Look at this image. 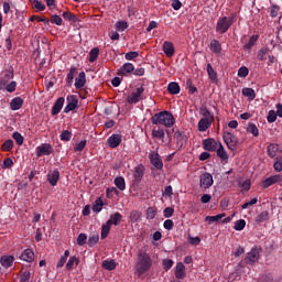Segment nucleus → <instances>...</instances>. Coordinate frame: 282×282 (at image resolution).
Returning a JSON list of instances; mask_svg holds the SVG:
<instances>
[{"mask_svg":"<svg viewBox=\"0 0 282 282\" xmlns=\"http://www.w3.org/2000/svg\"><path fill=\"white\" fill-rule=\"evenodd\" d=\"M246 261L250 264L257 263L259 261V249L252 248L249 253H247Z\"/></svg>","mask_w":282,"mask_h":282,"instance_id":"18","label":"nucleus"},{"mask_svg":"<svg viewBox=\"0 0 282 282\" xmlns=\"http://www.w3.org/2000/svg\"><path fill=\"white\" fill-rule=\"evenodd\" d=\"M223 139L230 151H235V149H237V137H235V134L230 132H224Z\"/></svg>","mask_w":282,"mask_h":282,"instance_id":"7","label":"nucleus"},{"mask_svg":"<svg viewBox=\"0 0 282 282\" xmlns=\"http://www.w3.org/2000/svg\"><path fill=\"white\" fill-rule=\"evenodd\" d=\"M115 186L119 188V191H124L127 188V183L124 182V177L118 176L115 178Z\"/></svg>","mask_w":282,"mask_h":282,"instance_id":"39","label":"nucleus"},{"mask_svg":"<svg viewBox=\"0 0 282 282\" xmlns=\"http://www.w3.org/2000/svg\"><path fill=\"white\" fill-rule=\"evenodd\" d=\"M46 177L51 186H56V184H58V181L61 180V172H58V169L51 170L48 171Z\"/></svg>","mask_w":282,"mask_h":282,"instance_id":"9","label":"nucleus"},{"mask_svg":"<svg viewBox=\"0 0 282 282\" xmlns=\"http://www.w3.org/2000/svg\"><path fill=\"white\" fill-rule=\"evenodd\" d=\"M216 153L223 162H228V152H226V149H224V145L221 143H218Z\"/></svg>","mask_w":282,"mask_h":282,"instance_id":"24","label":"nucleus"},{"mask_svg":"<svg viewBox=\"0 0 282 282\" xmlns=\"http://www.w3.org/2000/svg\"><path fill=\"white\" fill-rule=\"evenodd\" d=\"M149 160L152 166H154V169H156L158 171H162V169H164V163L162 162V158L158 152L155 151L150 152Z\"/></svg>","mask_w":282,"mask_h":282,"instance_id":"6","label":"nucleus"},{"mask_svg":"<svg viewBox=\"0 0 282 282\" xmlns=\"http://www.w3.org/2000/svg\"><path fill=\"white\" fill-rule=\"evenodd\" d=\"M0 264L6 270H8V268H12V265H14V256H8V254L1 256Z\"/></svg>","mask_w":282,"mask_h":282,"instance_id":"13","label":"nucleus"},{"mask_svg":"<svg viewBox=\"0 0 282 282\" xmlns=\"http://www.w3.org/2000/svg\"><path fill=\"white\" fill-rule=\"evenodd\" d=\"M107 221L110 223V226H118V224H120V221H122V214L117 212V213L110 215V218Z\"/></svg>","mask_w":282,"mask_h":282,"instance_id":"30","label":"nucleus"},{"mask_svg":"<svg viewBox=\"0 0 282 282\" xmlns=\"http://www.w3.org/2000/svg\"><path fill=\"white\" fill-rule=\"evenodd\" d=\"M269 214L268 212H262L256 217V223L263 224V221H268Z\"/></svg>","mask_w":282,"mask_h":282,"instance_id":"48","label":"nucleus"},{"mask_svg":"<svg viewBox=\"0 0 282 282\" xmlns=\"http://www.w3.org/2000/svg\"><path fill=\"white\" fill-rule=\"evenodd\" d=\"M144 95V87L139 86L137 89L132 90L130 95L127 97L128 105H138L140 100H142V96Z\"/></svg>","mask_w":282,"mask_h":282,"instance_id":"4","label":"nucleus"},{"mask_svg":"<svg viewBox=\"0 0 282 282\" xmlns=\"http://www.w3.org/2000/svg\"><path fill=\"white\" fill-rule=\"evenodd\" d=\"M163 52L167 58H172L175 55V46H173V42L165 41L163 43Z\"/></svg>","mask_w":282,"mask_h":282,"instance_id":"14","label":"nucleus"},{"mask_svg":"<svg viewBox=\"0 0 282 282\" xmlns=\"http://www.w3.org/2000/svg\"><path fill=\"white\" fill-rule=\"evenodd\" d=\"M23 107V99L21 97H15L10 102V108L12 111H19Z\"/></svg>","mask_w":282,"mask_h":282,"instance_id":"23","label":"nucleus"},{"mask_svg":"<svg viewBox=\"0 0 282 282\" xmlns=\"http://www.w3.org/2000/svg\"><path fill=\"white\" fill-rule=\"evenodd\" d=\"M153 267V260L151 259V254L147 252V250L141 249L137 256L135 271L138 276H142V274H147L149 270Z\"/></svg>","mask_w":282,"mask_h":282,"instance_id":"1","label":"nucleus"},{"mask_svg":"<svg viewBox=\"0 0 282 282\" xmlns=\"http://www.w3.org/2000/svg\"><path fill=\"white\" fill-rule=\"evenodd\" d=\"M13 140H15L17 144L21 147L23 144V135L20 132H13L12 134Z\"/></svg>","mask_w":282,"mask_h":282,"instance_id":"54","label":"nucleus"},{"mask_svg":"<svg viewBox=\"0 0 282 282\" xmlns=\"http://www.w3.org/2000/svg\"><path fill=\"white\" fill-rule=\"evenodd\" d=\"M138 56H139V53L135 51H132V52L126 53L124 58L126 61H133V58H138Z\"/></svg>","mask_w":282,"mask_h":282,"instance_id":"61","label":"nucleus"},{"mask_svg":"<svg viewBox=\"0 0 282 282\" xmlns=\"http://www.w3.org/2000/svg\"><path fill=\"white\" fill-rule=\"evenodd\" d=\"M133 177L135 182H142V177H144V165H138L134 169Z\"/></svg>","mask_w":282,"mask_h":282,"instance_id":"28","label":"nucleus"},{"mask_svg":"<svg viewBox=\"0 0 282 282\" xmlns=\"http://www.w3.org/2000/svg\"><path fill=\"white\" fill-rule=\"evenodd\" d=\"M247 132L251 133L254 138H259V128L254 123L248 124Z\"/></svg>","mask_w":282,"mask_h":282,"instance_id":"45","label":"nucleus"},{"mask_svg":"<svg viewBox=\"0 0 282 282\" xmlns=\"http://www.w3.org/2000/svg\"><path fill=\"white\" fill-rule=\"evenodd\" d=\"M64 105H65V98L63 97L57 98V100L54 102L52 107V116H58Z\"/></svg>","mask_w":282,"mask_h":282,"instance_id":"15","label":"nucleus"},{"mask_svg":"<svg viewBox=\"0 0 282 282\" xmlns=\"http://www.w3.org/2000/svg\"><path fill=\"white\" fill-rule=\"evenodd\" d=\"M212 124H213V121H208V119H200L198 121V131L200 133H204L205 131H208V129H210Z\"/></svg>","mask_w":282,"mask_h":282,"instance_id":"25","label":"nucleus"},{"mask_svg":"<svg viewBox=\"0 0 282 282\" xmlns=\"http://www.w3.org/2000/svg\"><path fill=\"white\" fill-rule=\"evenodd\" d=\"M87 147V140H82L80 142L76 143L74 147L75 153H80Z\"/></svg>","mask_w":282,"mask_h":282,"instance_id":"46","label":"nucleus"},{"mask_svg":"<svg viewBox=\"0 0 282 282\" xmlns=\"http://www.w3.org/2000/svg\"><path fill=\"white\" fill-rule=\"evenodd\" d=\"M279 182H282V175L281 174H275L272 175L268 178H265L262 183L263 188H270V186L274 184H279Z\"/></svg>","mask_w":282,"mask_h":282,"instance_id":"11","label":"nucleus"},{"mask_svg":"<svg viewBox=\"0 0 282 282\" xmlns=\"http://www.w3.org/2000/svg\"><path fill=\"white\" fill-rule=\"evenodd\" d=\"M257 41H259V35H252L247 44H245L243 50H252L254 45H257Z\"/></svg>","mask_w":282,"mask_h":282,"instance_id":"40","label":"nucleus"},{"mask_svg":"<svg viewBox=\"0 0 282 282\" xmlns=\"http://www.w3.org/2000/svg\"><path fill=\"white\" fill-rule=\"evenodd\" d=\"M109 232H111V223L106 221V224L101 226V239H107Z\"/></svg>","mask_w":282,"mask_h":282,"instance_id":"34","label":"nucleus"},{"mask_svg":"<svg viewBox=\"0 0 282 282\" xmlns=\"http://www.w3.org/2000/svg\"><path fill=\"white\" fill-rule=\"evenodd\" d=\"M100 55V48L98 47H94L93 50H90L89 52V63H96V59L98 58V56Z\"/></svg>","mask_w":282,"mask_h":282,"instance_id":"37","label":"nucleus"},{"mask_svg":"<svg viewBox=\"0 0 282 282\" xmlns=\"http://www.w3.org/2000/svg\"><path fill=\"white\" fill-rule=\"evenodd\" d=\"M243 228H246V221L243 219H239L235 223L234 229L241 231L243 230Z\"/></svg>","mask_w":282,"mask_h":282,"instance_id":"57","label":"nucleus"},{"mask_svg":"<svg viewBox=\"0 0 282 282\" xmlns=\"http://www.w3.org/2000/svg\"><path fill=\"white\" fill-rule=\"evenodd\" d=\"M248 74H250V70H249L248 67H246V66H241V67L238 69V76H239V78H246V76H248Z\"/></svg>","mask_w":282,"mask_h":282,"instance_id":"58","label":"nucleus"},{"mask_svg":"<svg viewBox=\"0 0 282 282\" xmlns=\"http://www.w3.org/2000/svg\"><path fill=\"white\" fill-rule=\"evenodd\" d=\"M200 116H203L202 120H208L210 122H215V115L208 110L205 106L200 107L199 110Z\"/></svg>","mask_w":282,"mask_h":282,"instance_id":"19","label":"nucleus"},{"mask_svg":"<svg viewBox=\"0 0 282 282\" xmlns=\"http://www.w3.org/2000/svg\"><path fill=\"white\" fill-rule=\"evenodd\" d=\"M242 96L249 98V100H254L257 98V93H254V89L252 88H243Z\"/></svg>","mask_w":282,"mask_h":282,"instance_id":"35","label":"nucleus"},{"mask_svg":"<svg viewBox=\"0 0 282 282\" xmlns=\"http://www.w3.org/2000/svg\"><path fill=\"white\" fill-rule=\"evenodd\" d=\"M214 181H213V175H210V173H204L200 178H199V185L200 188H210V186H213Z\"/></svg>","mask_w":282,"mask_h":282,"instance_id":"10","label":"nucleus"},{"mask_svg":"<svg viewBox=\"0 0 282 282\" xmlns=\"http://www.w3.org/2000/svg\"><path fill=\"white\" fill-rule=\"evenodd\" d=\"M238 186L239 188H242V191H250V186H251V183H250V180H245V181H239L238 182Z\"/></svg>","mask_w":282,"mask_h":282,"instance_id":"50","label":"nucleus"},{"mask_svg":"<svg viewBox=\"0 0 282 282\" xmlns=\"http://www.w3.org/2000/svg\"><path fill=\"white\" fill-rule=\"evenodd\" d=\"M273 169H274V171H276V173H281V171H282V156L275 159V162L273 164Z\"/></svg>","mask_w":282,"mask_h":282,"instance_id":"56","label":"nucleus"},{"mask_svg":"<svg viewBox=\"0 0 282 282\" xmlns=\"http://www.w3.org/2000/svg\"><path fill=\"white\" fill-rule=\"evenodd\" d=\"M268 122H276V111L270 110L267 117Z\"/></svg>","mask_w":282,"mask_h":282,"instance_id":"60","label":"nucleus"},{"mask_svg":"<svg viewBox=\"0 0 282 282\" xmlns=\"http://www.w3.org/2000/svg\"><path fill=\"white\" fill-rule=\"evenodd\" d=\"M203 147L205 151L213 152L219 147V144L217 143V141H215V139H205L203 141Z\"/></svg>","mask_w":282,"mask_h":282,"instance_id":"17","label":"nucleus"},{"mask_svg":"<svg viewBox=\"0 0 282 282\" xmlns=\"http://www.w3.org/2000/svg\"><path fill=\"white\" fill-rule=\"evenodd\" d=\"M129 219H130L131 224H138V221H140V219H142V212H140L138 209L131 210L130 215H129Z\"/></svg>","mask_w":282,"mask_h":282,"instance_id":"29","label":"nucleus"},{"mask_svg":"<svg viewBox=\"0 0 282 282\" xmlns=\"http://www.w3.org/2000/svg\"><path fill=\"white\" fill-rule=\"evenodd\" d=\"M78 263H80V260L76 256L69 257L68 261L66 262V270H74L75 268H78Z\"/></svg>","mask_w":282,"mask_h":282,"instance_id":"22","label":"nucleus"},{"mask_svg":"<svg viewBox=\"0 0 282 282\" xmlns=\"http://www.w3.org/2000/svg\"><path fill=\"white\" fill-rule=\"evenodd\" d=\"M164 129L158 128L152 130V137L155 138L156 140H161V142H164Z\"/></svg>","mask_w":282,"mask_h":282,"instance_id":"33","label":"nucleus"},{"mask_svg":"<svg viewBox=\"0 0 282 282\" xmlns=\"http://www.w3.org/2000/svg\"><path fill=\"white\" fill-rule=\"evenodd\" d=\"M59 140H62V142H69V140H72V132L68 130H63L59 135Z\"/></svg>","mask_w":282,"mask_h":282,"instance_id":"49","label":"nucleus"},{"mask_svg":"<svg viewBox=\"0 0 282 282\" xmlns=\"http://www.w3.org/2000/svg\"><path fill=\"white\" fill-rule=\"evenodd\" d=\"M85 243H87V235L79 234L77 237V246H85Z\"/></svg>","mask_w":282,"mask_h":282,"instance_id":"59","label":"nucleus"},{"mask_svg":"<svg viewBox=\"0 0 282 282\" xmlns=\"http://www.w3.org/2000/svg\"><path fill=\"white\" fill-rule=\"evenodd\" d=\"M207 74L212 83H217V72H215V68L210 64H207Z\"/></svg>","mask_w":282,"mask_h":282,"instance_id":"38","label":"nucleus"},{"mask_svg":"<svg viewBox=\"0 0 282 282\" xmlns=\"http://www.w3.org/2000/svg\"><path fill=\"white\" fill-rule=\"evenodd\" d=\"M173 260L171 259H165L163 260V268L164 270H171V268H173Z\"/></svg>","mask_w":282,"mask_h":282,"instance_id":"64","label":"nucleus"},{"mask_svg":"<svg viewBox=\"0 0 282 282\" xmlns=\"http://www.w3.org/2000/svg\"><path fill=\"white\" fill-rule=\"evenodd\" d=\"M6 89L9 94H12L13 91H15L17 90V82H11L10 84H8Z\"/></svg>","mask_w":282,"mask_h":282,"instance_id":"63","label":"nucleus"},{"mask_svg":"<svg viewBox=\"0 0 282 282\" xmlns=\"http://www.w3.org/2000/svg\"><path fill=\"white\" fill-rule=\"evenodd\" d=\"M102 206H105L102 198H97L93 205V213H100L102 210Z\"/></svg>","mask_w":282,"mask_h":282,"instance_id":"43","label":"nucleus"},{"mask_svg":"<svg viewBox=\"0 0 282 282\" xmlns=\"http://www.w3.org/2000/svg\"><path fill=\"white\" fill-rule=\"evenodd\" d=\"M13 148H14V141H12L11 139L4 141L2 144V151H12Z\"/></svg>","mask_w":282,"mask_h":282,"instance_id":"53","label":"nucleus"},{"mask_svg":"<svg viewBox=\"0 0 282 282\" xmlns=\"http://www.w3.org/2000/svg\"><path fill=\"white\" fill-rule=\"evenodd\" d=\"M145 215L147 219H155V215H158V209L155 207H149Z\"/></svg>","mask_w":282,"mask_h":282,"instance_id":"51","label":"nucleus"},{"mask_svg":"<svg viewBox=\"0 0 282 282\" xmlns=\"http://www.w3.org/2000/svg\"><path fill=\"white\" fill-rule=\"evenodd\" d=\"M152 124H163V127L171 129L175 124V117L170 111H161L152 117Z\"/></svg>","mask_w":282,"mask_h":282,"instance_id":"2","label":"nucleus"},{"mask_svg":"<svg viewBox=\"0 0 282 282\" xmlns=\"http://www.w3.org/2000/svg\"><path fill=\"white\" fill-rule=\"evenodd\" d=\"M67 259H69V250H65L64 254L61 256L56 268H63L65 265V263H67Z\"/></svg>","mask_w":282,"mask_h":282,"instance_id":"41","label":"nucleus"},{"mask_svg":"<svg viewBox=\"0 0 282 282\" xmlns=\"http://www.w3.org/2000/svg\"><path fill=\"white\" fill-rule=\"evenodd\" d=\"M36 158H43V155H52L54 148L50 143H42L35 149Z\"/></svg>","mask_w":282,"mask_h":282,"instance_id":"5","label":"nucleus"},{"mask_svg":"<svg viewBox=\"0 0 282 282\" xmlns=\"http://www.w3.org/2000/svg\"><path fill=\"white\" fill-rule=\"evenodd\" d=\"M224 217H226L225 213L218 214L216 216H207L205 218V220L208 221V224H215V223L219 221L220 219H224Z\"/></svg>","mask_w":282,"mask_h":282,"instance_id":"44","label":"nucleus"},{"mask_svg":"<svg viewBox=\"0 0 282 282\" xmlns=\"http://www.w3.org/2000/svg\"><path fill=\"white\" fill-rule=\"evenodd\" d=\"M175 276L177 279H184V276H186V267L184 265V263L182 262L176 263Z\"/></svg>","mask_w":282,"mask_h":282,"instance_id":"21","label":"nucleus"},{"mask_svg":"<svg viewBox=\"0 0 282 282\" xmlns=\"http://www.w3.org/2000/svg\"><path fill=\"white\" fill-rule=\"evenodd\" d=\"M76 72H77V68L75 66H72L69 68V72H68L67 77H66L67 85H73L74 76L76 75Z\"/></svg>","mask_w":282,"mask_h":282,"instance_id":"42","label":"nucleus"},{"mask_svg":"<svg viewBox=\"0 0 282 282\" xmlns=\"http://www.w3.org/2000/svg\"><path fill=\"white\" fill-rule=\"evenodd\" d=\"M167 91L169 94H172V96L180 94V84H177V82L170 83L167 85Z\"/></svg>","mask_w":282,"mask_h":282,"instance_id":"31","label":"nucleus"},{"mask_svg":"<svg viewBox=\"0 0 282 282\" xmlns=\"http://www.w3.org/2000/svg\"><path fill=\"white\" fill-rule=\"evenodd\" d=\"M98 241H100V236L98 234H94L88 238V246L90 247L96 246Z\"/></svg>","mask_w":282,"mask_h":282,"instance_id":"52","label":"nucleus"},{"mask_svg":"<svg viewBox=\"0 0 282 282\" xmlns=\"http://www.w3.org/2000/svg\"><path fill=\"white\" fill-rule=\"evenodd\" d=\"M209 48L214 52V54H221V44L217 40H213L210 42Z\"/></svg>","mask_w":282,"mask_h":282,"instance_id":"36","label":"nucleus"},{"mask_svg":"<svg viewBox=\"0 0 282 282\" xmlns=\"http://www.w3.org/2000/svg\"><path fill=\"white\" fill-rule=\"evenodd\" d=\"M115 25H116L117 32H124V30L129 28V23H127V21H118L116 22Z\"/></svg>","mask_w":282,"mask_h":282,"instance_id":"47","label":"nucleus"},{"mask_svg":"<svg viewBox=\"0 0 282 282\" xmlns=\"http://www.w3.org/2000/svg\"><path fill=\"white\" fill-rule=\"evenodd\" d=\"M33 6H34L35 10H39L40 12H43V10H45V6L43 4V2H41L39 0H34Z\"/></svg>","mask_w":282,"mask_h":282,"instance_id":"62","label":"nucleus"},{"mask_svg":"<svg viewBox=\"0 0 282 282\" xmlns=\"http://www.w3.org/2000/svg\"><path fill=\"white\" fill-rule=\"evenodd\" d=\"M135 70V67L133 66L132 63H124L122 68L118 70L119 76H123L124 72L126 74H132V72Z\"/></svg>","mask_w":282,"mask_h":282,"instance_id":"26","label":"nucleus"},{"mask_svg":"<svg viewBox=\"0 0 282 282\" xmlns=\"http://www.w3.org/2000/svg\"><path fill=\"white\" fill-rule=\"evenodd\" d=\"M19 259L26 261V263H32L34 261V251L32 249H25L21 252Z\"/></svg>","mask_w":282,"mask_h":282,"instance_id":"16","label":"nucleus"},{"mask_svg":"<svg viewBox=\"0 0 282 282\" xmlns=\"http://www.w3.org/2000/svg\"><path fill=\"white\" fill-rule=\"evenodd\" d=\"M67 105L64 108L65 113H69V111H74L76 107H78V97L76 95H70L66 98Z\"/></svg>","mask_w":282,"mask_h":282,"instance_id":"8","label":"nucleus"},{"mask_svg":"<svg viewBox=\"0 0 282 282\" xmlns=\"http://www.w3.org/2000/svg\"><path fill=\"white\" fill-rule=\"evenodd\" d=\"M267 151H268L269 158H274L276 153H279V144L276 143L269 144L267 148Z\"/></svg>","mask_w":282,"mask_h":282,"instance_id":"32","label":"nucleus"},{"mask_svg":"<svg viewBox=\"0 0 282 282\" xmlns=\"http://www.w3.org/2000/svg\"><path fill=\"white\" fill-rule=\"evenodd\" d=\"M232 23H235L234 17L219 18L216 23V32L218 34H226V32H228V30H230V28L232 26Z\"/></svg>","mask_w":282,"mask_h":282,"instance_id":"3","label":"nucleus"},{"mask_svg":"<svg viewBox=\"0 0 282 282\" xmlns=\"http://www.w3.org/2000/svg\"><path fill=\"white\" fill-rule=\"evenodd\" d=\"M87 83V77L85 75V72H80L78 77L75 78V88L83 89Z\"/></svg>","mask_w":282,"mask_h":282,"instance_id":"20","label":"nucleus"},{"mask_svg":"<svg viewBox=\"0 0 282 282\" xmlns=\"http://www.w3.org/2000/svg\"><path fill=\"white\" fill-rule=\"evenodd\" d=\"M62 17L66 19L67 21H73V23H76L78 21V18L67 11L63 12Z\"/></svg>","mask_w":282,"mask_h":282,"instance_id":"55","label":"nucleus"},{"mask_svg":"<svg viewBox=\"0 0 282 282\" xmlns=\"http://www.w3.org/2000/svg\"><path fill=\"white\" fill-rule=\"evenodd\" d=\"M107 142L110 149H118V147H120V143L122 142V135L112 134L108 138Z\"/></svg>","mask_w":282,"mask_h":282,"instance_id":"12","label":"nucleus"},{"mask_svg":"<svg viewBox=\"0 0 282 282\" xmlns=\"http://www.w3.org/2000/svg\"><path fill=\"white\" fill-rule=\"evenodd\" d=\"M116 265H118V264L116 263V260H113V259L104 260L101 263V268H104V270H108V272L116 270Z\"/></svg>","mask_w":282,"mask_h":282,"instance_id":"27","label":"nucleus"}]
</instances>
